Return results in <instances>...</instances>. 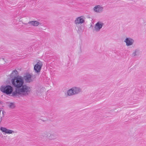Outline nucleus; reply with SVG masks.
Here are the masks:
<instances>
[{
    "label": "nucleus",
    "instance_id": "1",
    "mask_svg": "<svg viewBox=\"0 0 146 146\" xmlns=\"http://www.w3.org/2000/svg\"><path fill=\"white\" fill-rule=\"evenodd\" d=\"M17 70H14L9 75L12 84L16 88L15 90L13 92V87L11 85H3L0 87V90L1 92L8 95L12 94L13 96H27L30 94L31 91V88L24 84V80L23 77L17 76Z\"/></svg>",
    "mask_w": 146,
    "mask_h": 146
},
{
    "label": "nucleus",
    "instance_id": "2",
    "mask_svg": "<svg viewBox=\"0 0 146 146\" xmlns=\"http://www.w3.org/2000/svg\"><path fill=\"white\" fill-rule=\"evenodd\" d=\"M33 64L35 72L36 74H39L43 66V62L41 60L36 59L33 61Z\"/></svg>",
    "mask_w": 146,
    "mask_h": 146
},
{
    "label": "nucleus",
    "instance_id": "3",
    "mask_svg": "<svg viewBox=\"0 0 146 146\" xmlns=\"http://www.w3.org/2000/svg\"><path fill=\"white\" fill-rule=\"evenodd\" d=\"M41 137L44 139L52 140L56 139V135L54 133L51 131H47L42 133L41 135Z\"/></svg>",
    "mask_w": 146,
    "mask_h": 146
},
{
    "label": "nucleus",
    "instance_id": "4",
    "mask_svg": "<svg viewBox=\"0 0 146 146\" xmlns=\"http://www.w3.org/2000/svg\"><path fill=\"white\" fill-rule=\"evenodd\" d=\"M45 88L42 86H36L35 93L36 95L38 96H41L45 92Z\"/></svg>",
    "mask_w": 146,
    "mask_h": 146
},
{
    "label": "nucleus",
    "instance_id": "5",
    "mask_svg": "<svg viewBox=\"0 0 146 146\" xmlns=\"http://www.w3.org/2000/svg\"><path fill=\"white\" fill-rule=\"evenodd\" d=\"M85 17L84 16L79 17L76 18L74 23L75 25H81L84 23Z\"/></svg>",
    "mask_w": 146,
    "mask_h": 146
},
{
    "label": "nucleus",
    "instance_id": "6",
    "mask_svg": "<svg viewBox=\"0 0 146 146\" xmlns=\"http://www.w3.org/2000/svg\"><path fill=\"white\" fill-rule=\"evenodd\" d=\"M104 7L101 5H95L93 8V11L95 13H100L104 11Z\"/></svg>",
    "mask_w": 146,
    "mask_h": 146
},
{
    "label": "nucleus",
    "instance_id": "7",
    "mask_svg": "<svg viewBox=\"0 0 146 146\" xmlns=\"http://www.w3.org/2000/svg\"><path fill=\"white\" fill-rule=\"evenodd\" d=\"M23 80H25L27 83H30L32 82L33 81L32 76L29 73H27L23 77Z\"/></svg>",
    "mask_w": 146,
    "mask_h": 146
},
{
    "label": "nucleus",
    "instance_id": "8",
    "mask_svg": "<svg viewBox=\"0 0 146 146\" xmlns=\"http://www.w3.org/2000/svg\"><path fill=\"white\" fill-rule=\"evenodd\" d=\"M124 41L125 43L127 46H129L133 45L134 41L133 39L130 37H126Z\"/></svg>",
    "mask_w": 146,
    "mask_h": 146
},
{
    "label": "nucleus",
    "instance_id": "9",
    "mask_svg": "<svg viewBox=\"0 0 146 146\" xmlns=\"http://www.w3.org/2000/svg\"><path fill=\"white\" fill-rule=\"evenodd\" d=\"M0 129L2 132L5 133L6 134H13L15 133V131H14L7 129L3 127H1Z\"/></svg>",
    "mask_w": 146,
    "mask_h": 146
},
{
    "label": "nucleus",
    "instance_id": "10",
    "mask_svg": "<svg viewBox=\"0 0 146 146\" xmlns=\"http://www.w3.org/2000/svg\"><path fill=\"white\" fill-rule=\"evenodd\" d=\"M72 88L74 95L78 94L82 92L81 88L79 87H74Z\"/></svg>",
    "mask_w": 146,
    "mask_h": 146
},
{
    "label": "nucleus",
    "instance_id": "11",
    "mask_svg": "<svg viewBox=\"0 0 146 146\" xmlns=\"http://www.w3.org/2000/svg\"><path fill=\"white\" fill-rule=\"evenodd\" d=\"M19 22L21 23L24 25H27L28 23V18L26 17H20L18 18Z\"/></svg>",
    "mask_w": 146,
    "mask_h": 146
},
{
    "label": "nucleus",
    "instance_id": "12",
    "mask_svg": "<svg viewBox=\"0 0 146 146\" xmlns=\"http://www.w3.org/2000/svg\"><path fill=\"white\" fill-rule=\"evenodd\" d=\"M28 24L35 27H38L41 24L38 21H29L28 22Z\"/></svg>",
    "mask_w": 146,
    "mask_h": 146
},
{
    "label": "nucleus",
    "instance_id": "13",
    "mask_svg": "<svg viewBox=\"0 0 146 146\" xmlns=\"http://www.w3.org/2000/svg\"><path fill=\"white\" fill-rule=\"evenodd\" d=\"M103 25V23L101 22H98L95 25L94 28L96 31H99L102 28Z\"/></svg>",
    "mask_w": 146,
    "mask_h": 146
},
{
    "label": "nucleus",
    "instance_id": "14",
    "mask_svg": "<svg viewBox=\"0 0 146 146\" xmlns=\"http://www.w3.org/2000/svg\"><path fill=\"white\" fill-rule=\"evenodd\" d=\"M66 95L68 96H71L74 95L72 88L67 91Z\"/></svg>",
    "mask_w": 146,
    "mask_h": 146
},
{
    "label": "nucleus",
    "instance_id": "15",
    "mask_svg": "<svg viewBox=\"0 0 146 146\" xmlns=\"http://www.w3.org/2000/svg\"><path fill=\"white\" fill-rule=\"evenodd\" d=\"M5 62L4 58L3 57L0 58V64H4Z\"/></svg>",
    "mask_w": 146,
    "mask_h": 146
},
{
    "label": "nucleus",
    "instance_id": "16",
    "mask_svg": "<svg viewBox=\"0 0 146 146\" xmlns=\"http://www.w3.org/2000/svg\"><path fill=\"white\" fill-rule=\"evenodd\" d=\"M9 108H13L15 107V105L13 103H10L8 105Z\"/></svg>",
    "mask_w": 146,
    "mask_h": 146
},
{
    "label": "nucleus",
    "instance_id": "17",
    "mask_svg": "<svg viewBox=\"0 0 146 146\" xmlns=\"http://www.w3.org/2000/svg\"><path fill=\"white\" fill-rule=\"evenodd\" d=\"M41 25V29L42 30L44 31H45L46 30V27L44 25L41 24V25Z\"/></svg>",
    "mask_w": 146,
    "mask_h": 146
},
{
    "label": "nucleus",
    "instance_id": "18",
    "mask_svg": "<svg viewBox=\"0 0 146 146\" xmlns=\"http://www.w3.org/2000/svg\"><path fill=\"white\" fill-rule=\"evenodd\" d=\"M137 54V51L136 50L134 51L132 53L131 56L132 57H134L136 56Z\"/></svg>",
    "mask_w": 146,
    "mask_h": 146
},
{
    "label": "nucleus",
    "instance_id": "19",
    "mask_svg": "<svg viewBox=\"0 0 146 146\" xmlns=\"http://www.w3.org/2000/svg\"><path fill=\"white\" fill-rule=\"evenodd\" d=\"M78 29L77 30V31H80V27H78Z\"/></svg>",
    "mask_w": 146,
    "mask_h": 146
},
{
    "label": "nucleus",
    "instance_id": "20",
    "mask_svg": "<svg viewBox=\"0 0 146 146\" xmlns=\"http://www.w3.org/2000/svg\"><path fill=\"white\" fill-rule=\"evenodd\" d=\"M1 121V119H0V122Z\"/></svg>",
    "mask_w": 146,
    "mask_h": 146
},
{
    "label": "nucleus",
    "instance_id": "21",
    "mask_svg": "<svg viewBox=\"0 0 146 146\" xmlns=\"http://www.w3.org/2000/svg\"><path fill=\"white\" fill-rule=\"evenodd\" d=\"M1 102L0 101V103H1Z\"/></svg>",
    "mask_w": 146,
    "mask_h": 146
}]
</instances>
